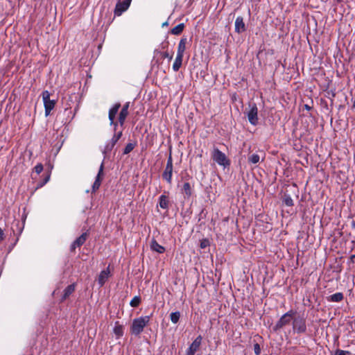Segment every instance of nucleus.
Listing matches in <instances>:
<instances>
[{
	"label": "nucleus",
	"mask_w": 355,
	"mask_h": 355,
	"mask_svg": "<svg viewBox=\"0 0 355 355\" xmlns=\"http://www.w3.org/2000/svg\"><path fill=\"white\" fill-rule=\"evenodd\" d=\"M129 104L130 103H126L123 107H122L119 116V121L121 124V125H123L125 120L128 114V108H129Z\"/></svg>",
	"instance_id": "16"
},
{
	"label": "nucleus",
	"mask_w": 355,
	"mask_h": 355,
	"mask_svg": "<svg viewBox=\"0 0 355 355\" xmlns=\"http://www.w3.org/2000/svg\"><path fill=\"white\" fill-rule=\"evenodd\" d=\"M74 291H75V286H74V284L69 285L64 290V294H63V296H62V300H64L67 297H68Z\"/></svg>",
	"instance_id": "23"
},
{
	"label": "nucleus",
	"mask_w": 355,
	"mask_h": 355,
	"mask_svg": "<svg viewBox=\"0 0 355 355\" xmlns=\"http://www.w3.org/2000/svg\"><path fill=\"white\" fill-rule=\"evenodd\" d=\"M159 206L164 209H168V199L165 195H161L159 198Z\"/></svg>",
	"instance_id": "19"
},
{
	"label": "nucleus",
	"mask_w": 355,
	"mask_h": 355,
	"mask_svg": "<svg viewBox=\"0 0 355 355\" xmlns=\"http://www.w3.org/2000/svg\"><path fill=\"white\" fill-rule=\"evenodd\" d=\"M104 162H102L96 177L95 181L92 185V193H95L100 187L102 181V177L103 175Z\"/></svg>",
	"instance_id": "9"
},
{
	"label": "nucleus",
	"mask_w": 355,
	"mask_h": 355,
	"mask_svg": "<svg viewBox=\"0 0 355 355\" xmlns=\"http://www.w3.org/2000/svg\"><path fill=\"white\" fill-rule=\"evenodd\" d=\"M182 59L183 57L177 55L176 58L175 59L174 63L173 64V69L174 71H178L180 69L182 64Z\"/></svg>",
	"instance_id": "22"
},
{
	"label": "nucleus",
	"mask_w": 355,
	"mask_h": 355,
	"mask_svg": "<svg viewBox=\"0 0 355 355\" xmlns=\"http://www.w3.org/2000/svg\"><path fill=\"white\" fill-rule=\"evenodd\" d=\"M305 107L306 109H310L309 106H308L307 105Z\"/></svg>",
	"instance_id": "43"
},
{
	"label": "nucleus",
	"mask_w": 355,
	"mask_h": 355,
	"mask_svg": "<svg viewBox=\"0 0 355 355\" xmlns=\"http://www.w3.org/2000/svg\"><path fill=\"white\" fill-rule=\"evenodd\" d=\"M155 55L160 54L162 55V57L163 58H168L169 60H171L173 59V54H169L168 52H163L162 53L159 50L155 49L154 51Z\"/></svg>",
	"instance_id": "28"
},
{
	"label": "nucleus",
	"mask_w": 355,
	"mask_h": 355,
	"mask_svg": "<svg viewBox=\"0 0 355 355\" xmlns=\"http://www.w3.org/2000/svg\"><path fill=\"white\" fill-rule=\"evenodd\" d=\"M64 112L67 114H72V111L70 108L66 107L64 109Z\"/></svg>",
	"instance_id": "38"
},
{
	"label": "nucleus",
	"mask_w": 355,
	"mask_h": 355,
	"mask_svg": "<svg viewBox=\"0 0 355 355\" xmlns=\"http://www.w3.org/2000/svg\"><path fill=\"white\" fill-rule=\"evenodd\" d=\"M131 1L132 0H123L121 2H118L114 9V15L120 16L129 8Z\"/></svg>",
	"instance_id": "8"
},
{
	"label": "nucleus",
	"mask_w": 355,
	"mask_h": 355,
	"mask_svg": "<svg viewBox=\"0 0 355 355\" xmlns=\"http://www.w3.org/2000/svg\"><path fill=\"white\" fill-rule=\"evenodd\" d=\"M113 331L116 338H119L123 335V327L119 324V322H116Z\"/></svg>",
	"instance_id": "20"
},
{
	"label": "nucleus",
	"mask_w": 355,
	"mask_h": 355,
	"mask_svg": "<svg viewBox=\"0 0 355 355\" xmlns=\"http://www.w3.org/2000/svg\"><path fill=\"white\" fill-rule=\"evenodd\" d=\"M328 301L333 302H339L343 300V294L342 293H334L327 298Z\"/></svg>",
	"instance_id": "21"
},
{
	"label": "nucleus",
	"mask_w": 355,
	"mask_h": 355,
	"mask_svg": "<svg viewBox=\"0 0 355 355\" xmlns=\"http://www.w3.org/2000/svg\"><path fill=\"white\" fill-rule=\"evenodd\" d=\"M120 106H121L120 103H116L109 110V115H108L109 120L110 121V125H114V131H116V129L118 126L117 123L114 122V119H115V116L119 111Z\"/></svg>",
	"instance_id": "11"
},
{
	"label": "nucleus",
	"mask_w": 355,
	"mask_h": 355,
	"mask_svg": "<svg viewBox=\"0 0 355 355\" xmlns=\"http://www.w3.org/2000/svg\"><path fill=\"white\" fill-rule=\"evenodd\" d=\"M295 315V311L293 310H290L286 313H284L275 324L274 327L275 330H279L280 329H282L286 325L290 324L291 320L293 319Z\"/></svg>",
	"instance_id": "3"
},
{
	"label": "nucleus",
	"mask_w": 355,
	"mask_h": 355,
	"mask_svg": "<svg viewBox=\"0 0 355 355\" xmlns=\"http://www.w3.org/2000/svg\"><path fill=\"white\" fill-rule=\"evenodd\" d=\"M249 107L250 110L247 112L248 121L252 125H257L259 123L258 108L257 105L255 103H250Z\"/></svg>",
	"instance_id": "6"
},
{
	"label": "nucleus",
	"mask_w": 355,
	"mask_h": 355,
	"mask_svg": "<svg viewBox=\"0 0 355 355\" xmlns=\"http://www.w3.org/2000/svg\"><path fill=\"white\" fill-rule=\"evenodd\" d=\"M42 99L44 102V110H45V116H48L51 110L54 108L55 105V101L54 100L50 99V93L45 90L42 94Z\"/></svg>",
	"instance_id": "5"
},
{
	"label": "nucleus",
	"mask_w": 355,
	"mask_h": 355,
	"mask_svg": "<svg viewBox=\"0 0 355 355\" xmlns=\"http://www.w3.org/2000/svg\"><path fill=\"white\" fill-rule=\"evenodd\" d=\"M150 248L153 251L157 252L159 254L165 252L164 247L159 245L155 239H153L150 243Z\"/></svg>",
	"instance_id": "18"
},
{
	"label": "nucleus",
	"mask_w": 355,
	"mask_h": 355,
	"mask_svg": "<svg viewBox=\"0 0 355 355\" xmlns=\"http://www.w3.org/2000/svg\"><path fill=\"white\" fill-rule=\"evenodd\" d=\"M350 259H351V260H352V261H354V259H355V254H353V255H352V256H351V257H350Z\"/></svg>",
	"instance_id": "40"
},
{
	"label": "nucleus",
	"mask_w": 355,
	"mask_h": 355,
	"mask_svg": "<svg viewBox=\"0 0 355 355\" xmlns=\"http://www.w3.org/2000/svg\"><path fill=\"white\" fill-rule=\"evenodd\" d=\"M150 316L146 315L135 318L130 327V332L135 336H139L150 322Z\"/></svg>",
	"instance_id": "1"
},
{
	"label": "nucleus",
	"mask_w": 355,
	"mask_h": 355,
	"mask_svg": "<svg viewBox=\"0 0 355 355\" xmlns=\"http://www.w3.org/2000/svg\"><path fill=\"white\" fill-rule=\"evenodd\" d=\"M180 318V313L179 311L173 312L170 315L171 321L173 324H177Z\"/></svg>",
	"instance_id": "27"
},
{
	"label": "nucleus",
	"mask_w": 355,
	"mask_h": 355,
	"mask_svg": "<svg viewBox=\"0 0 355 355\" xmlns=\"http://www.w3.org/2000/svg\"><path fill=\"white\" fill-rule=\"evenodd\" d=\"M49 179H50V176L49 175L46 176L45 178V179L44 180V181L38 184L37 187H43L45 184H46L49 182Z\"/></svg>",
	"instance_id": "35"
},
{
	"label": "nucleus",
	"mask_w": 355,
	"mask_h": 355,
	"mask_svg": "<svg viewBox=\"0 0 355 355\" xmlns=\"http://www.w3.org/2000/svg\"><path fill=\"white\" fill-rule=\"evenodd\" d=\"M254 354L256 355H259L260 353H261V348H260V346L258 343H256L254 344Z\"/></svg>",
	"instance_id": "34"
},
{
	"label": "nucleus",
	"mask_w": 355,
	"mask_h": 355,
	"mask_svg": "<svg viewBox=\"0 0 355 355\" xmlns=\"http://www.w3.org/2000/svg\"><path fill=\"white\" fill-rule=\"evenodd\" d=\"M43 168V165L41 163H39L35 166L34 170L37 174H40L42 172Z\"/></svg>",
	"instance_id": "33"
},
{
	"label": "nucleus",
	"mask_w": 355,
	"mask_h": 355,
	"mask_svg": "<svg viewBox=\"0 0 355 355\" xmlns=\"http://www.w3.org/2000/svg\"><path fill=\"white\" fill-rule=\"evenodd\" d=\"M160 46H161V49H166V48L168 47V41H166V40H165L164 42H162V43H161Z\"/></svg>",
	"instance_id": "37"
},
{
	"label": "nucleus",
	"mask_w": 355,
	"mask_h": 355,
	"mask_svg": "<svg viewBox=\"0 0 355 355\" xmlns=\"http://www.w3.org/2000/svg\"><path fill=\"white\" fill-rule=\"evenodd\" d=\"M184 24L183 23L179 24L174 28H173L171 31V33L173 35H180L184 30Z\"/></svg>",
	"instance_id": "24"
},
{
	"label": "nucleus",
	"mask_w": 355,
	"mask_h": 355,
	"mask_svg": "<svg viewBox=\"0 0 355 355\" xmlns=\"http://www.w3.org/2000/svg\"><path fill=\"white\" fill-rule=\"evenodd\" d=\"M334 355H352V353L349 351L337 349Z\"/></svg>",
	"instance_id": "32"
},
{
	"label": "nucleus",
	"mask_w": 355,
	"mask_h": 355,
	"mask_svg": "<svg viewBox=\"0 0 355 355\" xmlns=\"http://www.w3.org/2000/svg\"><path fill=\"white\" fill-rule=\"evenodd\" d=\"M202 339V338L201 336H198L196 338V339L187 349V355H195L196 352L198 350L201 345Z\"/></svg>",
	"instance_id": "10"
},
{
	"label": "nucleus",
	"mask_w": 355,
	"mask_h": 355,
	"mask_svg": "<svg viewBox=\"0 0 355 355\" xmlns=\"http://www.w3.org/2000/svg\"><path fill=\"white\" fill-rule=\"evenodd\" d=\"M245 31V24L243 18L241 16L236 17L235 20V32L237 33H243Z\"/></svg>",
	"instance_id": "15"
},
{
	"label": "nucleus",
	"mask_w": 355,
	"mask_h": 355,
	"mask_svg": "<svg viewBox=\"0 0 355 355\" xmlns=\"http://www.w3.org/2000/svg\"><path fill=\"white\" fill-rule=\"evenodd\" d=\"M260 161V157L257 154H252L248 157V162L250 164H256Z\"/></svg>",
	"instance_id": "29"
},
{
	"label": "nucleus",
	"mask_w": 355,
	"mask_h": 355,
	"mask_svg": "<svg viewBox=\"0 0 355 355\" xmlns=\"http://www.w3.org/2000/svg\"><path fill=\"white\" fill-rule=\"evenodd\" d=\"M283 203L288 207H292L294 205L293 200L288 194H284L283 198Z\"/></svg>",
	"instance_id": "26"
},
{
	"label": "nucleus",
	"mask_w": 355,
	"mask_h": 355,
	"mask_svg": "<svg viewBox=\"0 0 355 355\" xmlns=\"http://www.w3.org/2000/svg\"><path fill=\"white\" fill-rule=\"evenodd\" d=\"M87 239V233H83L79 237H78L71 244V250H75L77 247H80L86 241Z\"/></svg>",
	"instance_id": "14"
},
{
	"label": "nucleus",
	"mask_w": 355,
	"mask_h": 355,
	"mask_svg": "<svg viewBox=\"0 0 355 355\" xmlns=\"http://www.w3.org/2000/svg\"><path fill=\"white\" fill-rule=\"evenodd\" d=\"M173 171V159H172V156H171V153H170L169 156L167 159L165 168L162 173V178L168 184H171V182H172Z\"/></svg>",
	"instance_id": "4"
},
{
	"label": "nucleus",
	"mask_w": 355,
	"mask_h": 355,
	"mask_svg": "<svg viewBox=\"0 0 355 355\" xmlns=\"http://www.w3.org/2000/svg\"><path fill=\"white\" fill-rule=\"evenodd\" d=\"M182 191L187 198H189L191 196V187L189 182L184 183Z\"/></svg>",
	"instance_id": "25"
},
{
	"label": "nucleus",
	"mask_w": 355,
	"mask_h": 355,
	"mask_svg": "<svg viewBox=\"0 0 355 355\" xmlns=\"http://www.w3.org/2000/svg\"><path fill=\"white\" fill-rule=\"evenodd\" d=\"M122 136V132H115L112 139L107 142L105 146V152H110Z\"/></svg>",
	"instance_id": "12"
},
{
	"label": "nucleus",
	"mask_w": 355,
	"mask_h": 355,
	"mask_svg": "<svg viewBox=\"0 0 355 355\" xmlns=\"http://www.w3.org/2000/svg\"><path fill=\"white\" fill-rule=\"evenodd\" d=\"M110 275V266L105 269L102 270L98 277V284L99 287H102L105 282L108 280Z\"/></svg>",
	"instance_id": "13"
},
{
	"label": "nucleus",
	"mask_w": 355,
	"mask_h": 355,
	"mask_svg": "<svg viewBox=\"0 0 355 355\" xmlns=\"http://www.w3.org/2000/svg\"><path fill=\"white\" fill-rule=\"evenodd\" d=\"M209 244V241L206 239L203 240L202 241H201L200 243V248H205Z\"/></svg>",
	"instance_id": "36"
},
{
	"label": "nucleus",
	"mask_w": 355,
	"mask_h": 355,
	"mask_svg": "<svg viewBox=\"0 0 355 355\" xmlns=\"http://www.w3.org/2000/svg\"><path fill=\"white\" fill-rule=\"evenodd\" d=\"M293 329L298 334L304 333L306 331L305 319L302 317L293 318Z\"/></svg>",
	"instance_id": "7"
},
{
	"label": "nucleus",
	"mask_w": 355,
	"mask_h": 355,
	"mask_svg": "<svg viewBox=\"0 0 355 355\" xmlns=\"http://www.w3.org/2000/svg\"><path fill=\"white\" fill-rule=\"evenodd\" d=\"M3 239V232L2 229L0 227V241H1Z\"/></svg>",
	"instance_id": "39"
},
{
	"label": "nucleus",
	"mask_w": 355,
	"mask_h": 355,
	"mask_svg": "<svg viewBox=\"0 0 355 355\" xmlns=\"http://www.w3.org/2000/svg\"><path fill=\"white\" fill-rule=\"evenodd\" d=\"M168 21H165L164 23H163V24H162V26H163V27H164V26H168Z\"/></svg>",
	"instance_id": "41"
},
{
	"label": "nucleus",
	"mask_w": 355,
	"mask_h": 355,
	"mask_svg": "<svg viewBox=\"0 0 355 355\" xmlns=\"http://www.w3.org/2000/svg\"><path fill=\"white\" fill-rule=\"evenodd\" d=\"M135 146H136L135 143V144H133V143L128 144L123 150V154L127 155V154L130 153L135 148Z\"/></svg>",
	"instance_id": "30"
},
{
	"label": "nucleus",
	"mask_w": 355,
	"mask_h": 355,
	"mask_svg": "<svg viewBox=\"0 0 355 355\" xmlns=\"http://www.w3.org/2000/svg\"><path fill=\"white\" fill-rule=\"evenodd\" d=\"M187 43V37H182L178 44L177 55L184 56V53L186 49V44Z\"/></svg>",
	"instance_id": "17"
},
{
	"label": "nucleus",
	"mask_w": 355,
	"mask_h": 355,
	"mask_svg": "<svg viewBox=\"0 0 355 355\" xmlns=\"http://www.w3.org/2000/svg\"><path fill=\"white\" fill-rule=\"evenodd\" d=\"M141 302V299H140V297L139 296H135L134 297L132 300L130 301V305L132 306V307H137L139 305Z\"/></svg>",
	"instance_id": "31"
},
{
	"label": "nucleus",
	"mask_w": 355,
	"mask_h": 355,
	"mask_svg": "<svg viewBox=\"0 0 355 355\" xmlns=\"http://www.w3.org/2000/svg\"><path fill=\"white\" fill-rule=\"evenodd\" d=\"M74 115H75V112L72 114L71 119H72L73 118Z\"/></svg>",
	"instance_id": "42"
},
{
	"label": "nucleus",
	"mask_w": 355,
	"mask_h": 355,
	"mask_svg": "<svg viewBox=\"0 0 355 355\" xmlns=\"http://www.w3.org/2000/svg\"><path fill=\"white\" fill-rule=\"evenodd\" d=\"M212 158L218 165L226 168L230 164V160L224 153L220 151L218 148H215L212 152Z\"/></svg>",
	"instance_id": "2"
}]
</instances>
